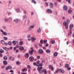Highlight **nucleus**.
I'll return each mask as SVG.
<instances>
[{
    "mask_svg": "<svg viewBox=\"0 0 74 74\" xmlns=\"http://www.w3.org/2000/svg\"><path fill=\"white\" fill-rule=\"evenodd\" d=\"M42 64H40V65H39V67L37 68V70H38V71H39V73H42L46 71V70L45 69L43 70L42 71H41V70L42 68Z\"/></svg>",
    "mask_w": 74,
    "mask_h": 74,
    "instance_id": "1",
    "label": "nucleus"
},
{
    "mask_svg": "<svg viewBox=\"0 0 74 74\" xmlns=\"http://www.w3.org/2000/svg\"><path fill=\"white\" fill-rule=\"evenodd\" d=\"M73 26V24H71L69 25V29H70L69 32H70V34H72V29Z\"/></svg>",
    "mask_w": 74,
    "mask_h": 74,
    "instance_id": "2",
    "label": "nucleus"
},
{
    "mask_svg": "<svg viewBox=\"0 0 74 74\" xmlns=\"http://www.w3.org/2000/svg\"><path fill=\"white\" fill-rule=\"evenodd\" d=\"M63 25L65 26L66 29H67L68 28V25H67L66 22L65 21H64L63 23Z\"/></svg>",
    "mask_w": 74,
    "mask_h": 74,
    "instance_id": "3",
    "label": "nucleus"
},
{
    "mask_svg": "<svg viewBox=\"0 0 74 74\" xmlns=\"http://www.w3.org/2000/svg\"><path fill=\"white\" fill-rule=\"evenodd\" d=\"M38 52L40 54H42L43 53V51L42 49H39L38 51Z\"/></svg>",
    "mask_w": 74,
    "mask_h": 74,
    "instance_id": "4",
    "label": "nucleus"
},
{
    "mask_svg": "<svg viewBox=\"0 0 74 74\" xmlns=\"http://www.w3.org/2000/svg\"><path fill=\"white\" fill-rule=\"evenodd\" d=\"M0 31L1 32H2V34L3 35H5V36L7 35V33L6 32H3V31L2 29H1Z\"/></svg>",
    "mask_w": 74,
    "mask_h": 74,
    "instance_id": "5",
    "label": "nucleus"
},
{
    "mask_svg": "<svg viewBox=\"0 0 74 74\" xmlns=\"http://www.w3.org/2000/svg\"><path fill=\"white\" fill-rule=\"evenodd\" d=\"M29 57V54L28 53H25V55H24V57L26 58H28Z\"/></svg>",
    "mask_w": 74,
    "mask_h": 74,
    "instance_id": "6",
    "label": "nucleus"
},
{
    "mask_svg": "<svg viewBox=\"0 0 74 74\" xmlns=\"http://www.w3.org/2000/svg\"><path fill=\"white\" fill-rule=\"evenodd\" d=\"M29 60L31 62H33L34 60V57L32 56H31L29 58Z\"/></svg>",
    "mask_w": 74,
    "mask_h": 74,
    "instance_id": "7",
    "label": "nucleus"
},
{
    "mask_svg": "<svg viewBox=\"0 0 74 74\" xmlns=\"http://www.w3.org/2000/svg\"><path fill=\"white\" fill-rule=\"evenodd\" d=\"M12 69V67L11 66H9L8 67L5 68V69L8 70H11Z\"/></svg>",
    "mask_w": 74,
    "mask_h": 74,
    "instance_id": "8",
    "label": "nucleus"
},
{
    "mask_svg": "<svg viewBox=\"0 0 74 74\" xmlns=\"http://www.w3.org/2000/svg\"><path fill=\"white\" fill-rule=\"evenodd\" d=\"M34 51V50L33 49L29 51V54L31 56H32L33 54V51Z\"/></svg>",
    "mask_w": 74,
    "mask_h": 74,
    "instance_id": "9",
    "label": "nucleus"
},
{
    "mask_svg": "<svg viewBox=\"0 0 74 74\" xmlns=\"http://www.w3.org/2000/svg\"><path fill=\"white\" fill-rule=\"evenodd\" d=\"M49 68L51 69L52 71H53V67H52V65H50L49 66Z\"/></svg>",
    "mask_w": 74,
    "mask_h": 74,
    "instance_id": "10",
    "label": "nucleus"
},
{
    "mask_svg": "<svg viewBox=\"0 0 74 74\" xmlns=\"http://www.w3.org/2000/svg\"><path fill=\"white\" fill-rule=\"evenodd\" d=\"M35 26L34 25H31L29 27V30H31Z\"/></svg>",
    "mask_w": 74,
    "mask_h": 74,
    "instance_id": "11",
    "label": "nucleus"
},
{
    "mask_svg": "<svg viewBox=\"0 0 74 74\" xmlns=\"http://www.w3.org/2000/svg\"><path fill=\"white\" fill-rule=\"evenodd\" d=\"M58 70L61 73H64V70H62L61 69H58Z\"/></svg>",
    "mask_w": 74,
    "mask_h": 74,
    "instance_id": "12",
    "label": "nucleus"
},
{
    "mask_svg": "<svg viewBox=\"0 0 74 74\" xmlns=\"http://www.w3.org/2000/svg\"><path fill=\"white\" fill-rule=\"evenodd\" d=\"M9 59L11 61H14V58L10 56L9 57Z\"/></svg>",
    "mask_w": 74,
    "mask_h": 74,
    "instance_id": "13",
    "label": "nucleus"
},
{
    "mask_svg": "<svg viewBox=\"0 0 74 74\" xmlns=\"http://www.w3.org/2000/svg\"><path fill=\"white\" fill-rule=\"evenodd\" d=\"M40 61L39 60H38L36 62L37 66H38V68H39V66L40 65V64H40L39 65H38L40 63Z\"/></svg>",
    "mask_w": 74,
    "mask_h": 74,
    "instance_id": "14",
    "label": "nucleus"
},
{
    "mask_svg": "<svg viewBox=\"0 0 74 74\" xmlns=\"http://www.w3.org/2000/svg\"><path fill=\"white\" fill-rule=\"evenodd\" d=\"M49 6L51 8H53V3H50L49 4Z\"/></svg>",
    "mask_w": 74,
    "mask_h": 74,
    "instance_id": "15",
    "label": "nucleus"
},
{
    "mask_svg": "<svg viewBox=\"0 0 74 74\" xmlns=\"http://www.w3.org/2000/svg\"><path fill=\"white\" fill-rule=\"evenodd\" d=\"M19 49L21 51L23 50L24 49V48L22 46H20L19 47Z\"/></svg>",
    "mask_w": 74,
    "mask_h": 74,
    "instance_id": "16",
    "label": "nucleus"
},
{
    "mask_svg": "<svg viewBox=\"0 0 74 74\" xmlns=\"http://www.w3.org/2000/svg\"><path fill=\"white\" fill-rule=\"evenodd\" d=\"M36 39L35 38H34L32 37H31V40L32 42H34V40H36Z\"/></svg>",
    "mask_w": 74,
    "mask_h": 74,
    "instance_id": "17",
    "label": "nucleus"
},
{
    "mask_svg": "<svg viewBox=\"0 0 74 74\" xmlns=\"http://www.w3.org/2000/svg\"><path fill=\"white\" fill-rule=\"evenodd\" d=\"M46 52L47 53H50L51 52V51L49 49H47L45 50Z\"/></svg>",
    "mask_w": 74,
    "mask_h": 74,
    "instance_id": "18",
    "label": "nucleus"
},
{
    "mask_svg": "<svg viewBox=\"0 0 74 74\" xmlns=\"http://www.w3.org/2000/svg\"><path fill=\"white\" fill-rule=\"evenodd\" d=\"M47 12H48L50 13H52V11L49 9L47 10Z\"/></svg>",
    "mask_w": 74,
    "mask_h": 74,
    "instance_id": "19",
    "label": "nucleus"
},
{
    "mask_svg": "<svg viewBox=\"0 0 74 74\" xmlns=\"http://www.w3.org/2000/svg\"><path fill=\"white\" fill-rule=\"evenodd\" d=\"M64 10H67V7L66 6H64L63 7Z\"/></svg>",
    "mask_w": 74,
    "mask_h": 74,
    "instance_id": "20",
    "label": "nucleus"
},
{
    "mask_svg": "<svg viewBox=\"0 0 74 74\" xmlns=\"http://www.w3.org/2000/svg\"><path fill=\"white\" fill-rule=\"evenodd\" d=\"M27 68H24L22 70V71L23 72H24V71H27Z\"/></svg>",
    "mask_w": 74,
    "mask_h": 74,
    "instance_id": "21",
    "label": "nucleus"
},
{
    "mask_svg": "<svg viewBox=\"0 0 74 74\" xmlns=\"http://www.w3.org/2000/svg\"><path fill=\"white\" fill-rule=\"evenodd\" d=\"M3 64L5 65H6L7 64V62L5 61H3Z\"/></svg>",
    "mask_w": 74,
    "mask_h": 74,
    "instance_id": "22",
    "label": "nucleus"
},
{
    "mask_svg": "<svg viewBox=\"0 0 74 74\" xmlns=\"http://www.w3.org/2000/svg\"><path fill=\"white\" fill-rule=\"evenodd\" d=\"M58 55V53L56 52H55L53 53V56L54 57H56Z\"/></svg>",
    "mask_w": 74,
    "mask_h": 74,
    "instance_id": "23",
    "label": "nucleus"
},
{
    "mask_svg": "<svg viewBox=\"0 0 74 74\" xmlns=\"http://www.w3.org/2000/svg\"><path fill=\"white\" fill-rule=\"evenodd\" d=\"M41 29L40 28H39L38 29H37V33H39L40 32Z\"/></svg>",
    "mask_w": 74,
    "mask_h": 74,
    "instance_id": "24",
    "label": "nucleus"
},
{
    "mask_svg": "<svg viewBox=\"0 0 74 74\" xmlns=\"http://www.w3.org/2000/svg\"><path fill=\"white\" fill-rule=\"evenodd\" d=\"M3 49L5 50L6 51H7L8 50V49L6 47H3Z\"/></svg>",
    "mask_w": 74,
    "mask_h": 74,
    "instance_id": "25",
    "label": "nucleus"
},
{
    "mask_svg": "<svg viewBox=\"0 0 74 74\" xmlns=\"http://www.w3.org/2000/svg\"><path fill=\"white\" fill-rule=\"evenodd\" d=\"M4 51L2 50V49H0V53H4Z\"/></svg>",
    "mask_w": 74,
    "mask_h": 74,
    "instance_id": "26",
    "label": "nucleus"
},
{
    "mask_svg": "<svg viewBox=\"0 0 74 74\" xmlns=\"http://www.w3.org/2000/svg\"><path fill=\"white\" fill-rule=\"evenodd\" d=\"M65 68H68L69 67V65L68 64H67L65 65Z\"/></svg>",
    "mask_w": 74,
    "mask_h": 74,
    "instance_id": "27",
    "label": "nucleus"
},
{
    "mask_svg": "<svg viewBox=\"0 0 74 74\" xmlns=\"http://www.w3.org/2000/svg\"><path fill=\"white\" fill-rule=\"evenodd\" d=\"M23 44V42L22 41H20V42L19 43V45H22Z\"/></svg>",
    "mask_w": 74,
    "mask_h": 74,
    "instance_id": "28",
    "label": "nucleus"
},
{
    "mask_svg": "<svg viewBox=\"0 0 74 74\" xmlns=\"http://www.w3.org/2000/svg\"><path fill=\"white\" fill-rule=\"evenodd\" d=\"M14 45L16 44L17 42L15 41H12Z\"/></svg>",
    "mask_w": 74,
    "mask_h": 74,
    "instance_id": "29",
    "label": "nucleus"
},
{
    "mask_svg": "<svg viewBox=\"0 0 74 74\" xmlns=\"http://www.w3.org/2000/svg\"><path fill=\"white\" fill-rule=\"evenodd\" d=\"M67 21V24H69L70 23V20L69 19H67L66 20Z\"/></svg>",
    "mask_w": 74,
    "mask_h": 74,
    "instance_id": "30",
    "label": "nucleus"
},
{
    "mask_svg": "<svg viewBox=\"0 0 74 74\" xmlns=\"http://www.w3.org/2000/svg\"><path fill=\"white\" fill-rule=\"evenodd\" d=\"M51 43L53 44H54L55 43V40L54 39H52L51 40Z\"/></svg>",
    "mask_w": 74,
    "mask_h": 74,
    "instance_id": "31",
    "label": "nucleus"
},
{
    "mask_svg": "<svg viewBox=\"0 0 74 74\" xmlns=\"http://www.w3.org/2000/svg\"><path fill=\"white\" fill-rule=\"evenodd\" d=\"M27 18V16L25 15H24L23 16V19H25V18Z\"/></svg>",
    "mask_w": 74,
    "mask_h": 74,
    "instance_id": "32",
    "label": "nucleus"
},
{
    "mask_svg": "<svg viewBox=\"0 0 74 74\" xmlns=\"http://www.w3.org/2000/svg\"><path fill=\"white\" fill-rule=\"evenodd\" d=\"M4 21H5V22H7L8 21V19L7 18H5L4 19Z\"/></svg>",
    "mask_w": 74,
    "mask_h": 74,
    "instance_id": "33",
    "label": "nucleus"
},
{
    "mask_svg": "<svg viewBox=\"0 0 74 74\" xmlns=\"http://www.w3.org/2000/svg\"><path fill=\"white\" fill-rule=\"evenodd\" d=\"M66 1L67 2H68L69 4H70L71 3L70 0H66Z\"/></svg>",
    "mask_w": 74,
    "mask_h": 74,
    "instance_id": "34",
    "label": "nucleus"
},
{
    "mask_svg": "<svg viewBox=\"0 0 74 74\" xmlns=\"http://www.w3.org/2000/svg\"><path fill=\"white\" fill-rule=\"evenodd\" d=\"M32 2L33 3L35 4H36V3L35 0H32Z\"/></svg>",
    "mask_w": 74,
    "mask_h": 74,
    "instance_id": "35",
    "label": "nucleus"
},
{
    "mask_svg": "<svg viewBox=\"0 0 74 74\" xmlns=\"http://www.w3.org/2000/svg\"><path fill=\"white\" fill-rule=\"evenodd\" d=\"M14 21L16 23H17L18 21V19H15L14 20Z\"/></svg>",
    "mask_w": 74,
    "mask_h": 74,
    "instance_id": "36",
    "label": "nucleus"
},
{
    "mask_svg": "<svg viewBox=\"0 0 74 74\" xmlns=\"http://www.w3.org/2000/svg\"><path fill=\"white\" fill-rule=\"evenodd\" d=\"M3 59H4L5 60H6L7 59V58L6 56H4L3 57Z\"/></svg>",
    "mask_w": 74,
    "mask_h": 74,
    "instance_id": "37",
    "label": "nucleus"
},
{
    "mask_svg": "<svg viewBox=\"0 0 74 74\" xmlns=\"http://www.w3.org/2000/svg\"><path fill=\"white\" fill-rule=\"evenodd\" d=\"M31 66L29 65H28L27 66V68L29 69H31Z\"/></svg>",
    "mask_w": 74,
    "mask_h": 74,
    "instance_id": "38",
    "label": "nucleus"
},
{
    "mask_svg": "<svg viewBox=\"0 0 74 74\" xmlns=\"http://www.w3.org/2000/svg\"><path fill=\"white\" fill-rule=\"evenodd\" d=\"M8 45H12L11 42H9L8 43Z\"/></svg>",
    "mask_w": 74,
    "mask_h": 74,
    "instance_id": "39",
    "label": "nucleus"
},
{
    "mask_svg": "<svg viewBox=\"0 0 74 74\" xmlns=\"http://www.w3.org/2000/svg\"><path fill=\"white\" fill-rule=\"evenodd\" d=\"M16 12H19L20 11V9H16Z\"/></svg>",
    "mask_w": 74,
    "mask_h": 74,
    "instance_id": "40",
    "label": "nucleus"
},
{
    "mask_svg": "<svg viewBox=\"0 0 74 74\" xmlns=\"http://www.w3.org/2000/svg\"><path fill=\"white\" fill-rule=\"evenodd\" d=\"M49 46V43H47L46 44L45 47H48Z\"/></svg>",
    "mask_w": 74,
    "mask_h": 74,
    "instance_id": "41",
    "label": "nucleus"
},
{
    "mask_svg": "<svg viewBox=\"0 0 74 74\" xmlns=\"http://www.w3.org/2000/svg\"><path fill=\"white\" fill-rule=\"evenodd\" d=\"M47 42V40H43V42H44V43H46Z\"/></svg>",
    "mask_w": 74,
    "mask_h": 74,
    "instance_id": "42",
    "label": "nucleus"
},
{
    "mask_svg": "<svg viewBox=\"0 0 74 74\" xmlns=\"http://www.w3.org/2000/svg\"><path fill=\"white\" fill-rule=\"evenodd\" d=\"M1 43H2V44H3V45H4V44H5V42H4V41L3 40H2L1 41Z\"/></svg>",
    "mask_w": 74,
    "mask_h": 74,
    "instance_id": "43",
    "label": "nucleus"
},
{
    "mask_svg": "<svg viewBox=\"0 0 74 74\" xmlns=\"http://www.w3.org/2000/svg\"><path fill=\"white\" fill-rule=\"evenodd\" d=\"M71 12H72V10H69L68 11V12L69 13H71Z\"/></svg>",
    "mask_w": 74,
    "mask_h": 74,
    "instance_id": "44",
    "label": "nucleus"
},
{
    "mask_svg": "<svg viewBox=\"0 0 74 74\" xmlns=\"http://www.w3.org/2000/svg\"><path fill=\"white\" fill-rule=\"evenodd\" d=\"M33 65H34V66H37V65L36 64V62H34L33 64Z\"/></svg>",
    "mask_w": 74,
    "mask_h": 74,
    "instance_id": "45",
    "label": "nucleus"
},
{
    "mask_svg": "<svg viewBox=\"0 0 74 74\" xmlns=\"http://www.w3.org/2000/svg\"><path fill=\"white\" fill-rule=\"evenodd\" d=\"M40 56H37V59H40Z\"/></svg>",
    "mask_w": 74,
    "mask_h": 74,
    "instance_id": "46",
    "label": "nucleus"
},
{
    "mask_svg": "<svg viewBox=\"0 0 74 74\" xmlns=\"http://www.w3.org/2000/svg\"><path fill=\"white\" fill-rule=\"evenodd\" d=\"M58 72V70H57V71H56V72H55L54 73L55 74H56V73H57Z\"/></svg>",
    "mask_w": 74,
    "mask_h": 74,
    "instance_id": "47",
    "label": "nucleus"
},
{
    "mask_svg": "<svg viewBox=\"0 0 74 74\" xmlns=\"http://www.w3.org/2000/svg\"><path fill=\"white\" fill-rule=\"evenodd\" d=\"M71 69V67H68V68L67 70L68 71L70 70Z\"/></svg>",
    "mask_w": 74,
    "mask_h": 74,
    "instance_id": "48",
    "label": "nucleus"
},
{
    "mask_svg": "<svg viewBox=\"0 0 74 74\" xmlns=\"http://www.w3.org/2000/svg\"><path fill=\"white\" fill-rule=\"evenodd\" d=\"M40 42L41 43V44H43V40H40Z\"/></svg>",
    "mask_w": 74,
    "mask_h": 74,
    "instance_id": "49",
    "label": "nucleus"
},
{
    "mask_svg": "<svg viewBox=\"0 0 74 74\" xmlns=\"http://www.w3.org/2000/svg\"><path fill=\"white\" fill-rule=\"evenodd\" d=\"M16 47H14V51H15L16 50Z\"/></svg>",
    "mask_w": 74,
    "mask_h": 74,
    "instance_id": "50",
    "label": "nucleus"
},
{
    "mask_svg": "<svg viewBox=\"0 0 74 74\" xmlns=\"http://www.w3.org/2000/svg\"><path fill=\"white\" fill-rule=\"evenodd\" d=\"M10 72H11V73H13L14 72V71H13L12 70H11L10 71Z\"/></svg>",
    "mask_w": 74,
    "mask_h": 74,
    "instance_id": "51",
    "label": "nucleus"
},
{
    "mask_svg": "<svg viewBox=\"0 0 74 74\" xmlns=\"http://www.w3.org/2000/svg\"><path fill=\"white\" fill-rule=\"evenodd\" d=\"M54 5H57V2H55L54 3Z\"/></svg>",
    "mask_w": 74,
    "mask_h": 74,
    "instance_id": "52",
    "label": "nucleus"
},
{
    "mask_svg": "<svg viewBox=\"0 0 74 74\" xmlns=\"http://www.w3.org/2000/svg\"><path fill=\"white\" fill-rule=\"evenodd\" d=\"M46 5L47 7H48L49 6V4L48 3H46Z\"/></svg>",
    "mask_w": 74,
    "mask_h": 74,
    "instance_id": "53",
    "label": "nucleus"
},
{
    "mask_svg": "<svg viewBox=\"0 0 74 74\" xmlns=\"http://www.w3.org/2000/svg\"><path fill=\"white\" fill-rule=\"evenodd\" d=\"M4 39H5V40H7V37H5L4 38Z\"/></svg>",
    "mask_w": 74,
    "mask_h": 74,
    "instance_id": "54",
    "label": "nucleus"
},
{
    "mask_svg": "<svg viewBox=\"0 0 74 74\" xmlns=\"http://www.w3.org/2000/svg\"><path fill=\"white\" fill-rule=\"evenodd\" d=\"M42 48H43V49H46V48L45 47H43Z\"/></svg>",
    "mask_w": 74,
    "mask_h": 74,
    "instance_id": "55",
    "label": "nucleus"
},
{
    "mask_svg": "<svg viewBox=\"0 0 74 74\" xmlns=\"http://www.w3.org/2000/svg\"><path fill=\"white\" fill-rule=\"evenodd\" d=\"M3 56H2V55L1 53H0V57H2Z\"/></svg>",
    "mask_w": 74,
    "mask_h": 74,
    "instance_id": "56",
    "label": "nucleus"
},
{
    "mask_svg": "<svg viewBox=\"0 0 74 74\" xmlns=\"http://www.w3.org/2000/svg\"><path fill=\"white\" fill-rule=\"evenodd\" d=\"M30 37V35L29 34L28 36V38H29V37Z\"/></svg>",
    "mask_w": 74,
    "mask_h": 74,
    "instance_id": "57",
    "label": "nucleus"
},
{
    "mask_svg": "<svg viewBox=\"0 0 74 74\" xmlns=\"http://www.w3.org/2000/svg\"><path fill=\"white\" fill-rule=\"evenodd\" d=\"M57 1H58L60 3L61 2V0H57Z\"/></svg>",
    "mask_w": 74,
    "mask_h": 74,
    "instance_id": "58",
    "label": "nucleus"
},
{
    "mask_svg": "<svg viewBox=\"0 0 74 74\" xmlns=\"http://www.w3.org/2000/svg\"><path fill=\"white\" fill-rule=\"evenodd\" d=\"M26 13H27V12H26V11H24V14H26Z\"/></svg>",
    "mask_w": 74,
    "mask_h": 74,
    "instance_id": "59",
    "label": "nucleus"
},
{
    "mask_svg": "<svg viewBox=\"0 0 74 74\" xmlns=\"http://www.w3.org/2000/svg\"><path fill=\"white\" fill-rule=\"evenodd\" d=\"M19 62H17L16 63V64H19Z\"/></svg>",
    "mask_w": 74,
    "mask_h": 74,
    "instance_id": "60",
    "label": "nucleus"
},
{
    "mask_svg": "<svg viewBox=\"0 0 74 74\" xmlns=\"http://www.w3.org/2000/svg\"><path fill=\"white\" fill-rule=\"evenodd\" d=\"M39 45L40 46V47H42V45L41 44H40Z\"/></svg>",
    "mask_w": 74,
    "mask_h": 74,
    "instance_id": "61",
    "label": "nucleus"
},
{
    "mask_svg": "<svg viewBox=\"0 0 74 74\" xmlns=\"http://www.w3.org/2000/svg\"><path fill=\"white\" fill-rule=\"evenodd\" d=\"M18 51H19L18 50V49L16 50V52L18 53Z\"/></svg>",
    "mask_w": 74,
    "mask_h": 74,
    "instance_id": "62",
    "label": "nucleus"
},
{
    "mask_svg": "<svg viewBox=\"0 0 74 74\" xmlns=\"http://www.w3.org/2000/svg\"><path fill=\"white\" fill-rule=\"evenodd\" d=\"M73 45H74V39L73 40Z\"/></svg>",
    "mask_w": 74,
    "mask_h": 74,
    "instance_id": "63",
    "label": "nucleus"
},
{
    "mask_svg": "<svg viewBox=\"0 0 74 74\" xmlns=\"http://www.w3.org/2000/svg\"><path fill=\"white\" fill-rule=\"evenodd\" d=\"M47 73V72L46 71L45 72V74H46Z\"/></svg>",
    "mask_w": 74,
    "mask_h": 74,
    "instance_id": "64",
    "label": "nucleus"
}]
</instances>
